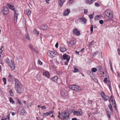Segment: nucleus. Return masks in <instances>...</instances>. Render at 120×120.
I'll list each match as a JSON object with an SVG mask.
<instances>
[{
    "label": "nucleus",
    "mask_w": 120,
    "mask_h": 120,
    "mask_svg": "<svg viewBox=\"0 0 120 120\" xmlns=\"http://www.w3.org/2000/svg\"><path fill=\"white\" fill-rule=\"evenodd\" d=\"M59 114L60 115L58 116L59 118L61 119H63L62 120H67L69 119V116L68 113L65 112L64 113H62V114L59 113Z\"/></svg>",
    "instance_id": "nucleus-1"
},
{
    "label": "nucleus",
    "mask_w": 120,
    "mask_h": 120,
    "mask_svg": "<svg viewBox=\"0 0 120 120\" xmlns=\"http://www.w3.org/2000/svg\"><path fill=\"white\" fill-rule=\"evenodd\" d=\"M6 62L8 64L12 70H14L15 68V65L14 62L11 60H9L8 58H7L6 60Z\"/></svg>",
    "instance_id": "nucleus-2"
},
{
    "label": "nucleus",
    "mask_w": 120,
    "mask_h": 120,
    "mask_svg": "<svg viewBox=\"0 0 120 120\" xmlns=\"http://www.w3.org/2000/svg\"><path fill=\"white\" fill-rule=\"evenodd\" d=\"M105 14L106 16L108 17L109 19L113 18V13L111 10H107L105 11Z\"/></svg>",
    "instance_id": "nucleus-3"
},
{
    "label": "nucleus",
    "mask_w": 120,
    "mask_h": 120,
    "mask_svg": "<svg viewBox=\"0 0 120 120\" xmlns=\"http://www.w3.org/2000/svg\"><path fill=\"white\" fill-rule=\"evenodd\" d=\"M70 56L68 55L67 54H64L62 56V58H61L62 59L64 60H66L64 62V64L67 65L69 61Z\"/></svg>",
    "instance_id": "nucleus-4"
},
{
    "label": "nucleus",
    "mask_w": 120,
    "mask_h": 120,
    "mask_svg": "<svg viewBox=\"0 0 120 120\" xmlns=\"http://www.w3.org/2000/svg\"><path fill=\"white\" fill-rule=\"evenodd\" d=\"M69 88L72 90L76 91H79L81 90V89L80 87L76 85H72L70 86H69Z\"/></svg>",
    "instance_id": "nucleus-5"
},
{
    "label": "nucleus",
    "mask_w": 120,
    "mask_h": 120,
    "mask_svg": "<svg viewBox=\"0 0 120 120\" xmlns=\"http://www.w3.org/2000/svg\"><path fill=\"white\" fill-rule=\"evenodd\" d=\"M48 55L50 57L53 58L56 57L58 54L56 52L53 51H49L48 52Z\"/></svg>",
    "instance_id": "nucleus-6"
},
{
    "label": "nucleus",
    "mask_w": 120,
    "mask_h": 120,
    "mask_svg": "<svg viewBox=\"0 0 120 120\" xmlns=\"http://www.w3.org/2000/svg\"><path fill=\"white\" fill-rule=\"evenodd\" d=\"M15 89L23 86L17 79H15Z\"/></svg>",
    "instance_id": "nucleus-7"
},
{
    "label": "nucleus",
    "mask_w": 120,
    "mask_h": 120,
    "mask_svg": "<svg viewBox=\"0 0 120 120\" xmlns=\"http://www.w3.org/2000/svg\"><path fill=\"white\" fill-rule=\"evenodd\" d=\"M17 93L20 94L24 91L23 86L19 87L15 89Z\"/></svg>",
    "instance_id": "nucleus-8"
},
{
    "label": "nucleus",
    "mask_w": 120,
    "mask_h": 120,
    "mask_svg": "<svg viewBox=\"0 0 120 120\" xmlns=\"http://www.w3.org/2000/svg\"><path fill=\"white\" fill-rule=\"evenodd\" d=\"M74 115L80 116L82 114V112L81 109H79L78 111H74L73 112Z\"/></svg>",
    "instance_id": "nucleus-9"
},
{
    "label": "nucleus",
    "mask_w": 120,
    "mask_h": 120,
    "mask_svg": "<svg viewBox=\"0 0 120 120\" xmlns=\"http://www.w3.org/2000/svg\"><path fill=\"white\" fill-rule=\"evenodd\" d=\"M19 15L18 11L17 10H15L14 12V21L15 22H17L18 17Z\"/></svg>",
    "instance_id": "nucleus-10"
},
{
    "label": "nucleus",
    "mask_w": 120,
    "mask_h": 120,
    "mask_svg": "<svg viewBox=\"0 0 120 120\" xmlns=\"http://www.w3.org/2000/svg\"><path fill=\"white\" fill-rule=\"evenodd\" d=\"M60 93L61 95L63 96L67 95V92L64 89L61 90Z\"/></svg>",
    "instance_id": "nucleus-11"
},
{
    "label": "nucleus",
    "mask_w": 120,
    "mask_h": 120,
    "mask_svg": "<svg viewBox=\"0 0 120 120\" xmlns=\"http://www.w3.org/2000/svg\"><path fill=\"white\" fill-rule=\"evenodd\" d=\"M4 9L1 11L4 15H7L9 12L8 9L6 7H4Z\"/></svg>",
    "instance_id": "nucleus-12"
},
{
    "label": "nucleus",
    "mask_w": 120,
    "mask_h": 120,
    "mask_svg": "<svg viewBox=\"0 0 120 120\" xmlns=\"http://www.w3.org/2000/svg\"><path fill=\"white\" fill-rule=\"evenodd\" d=\"M87 73V74L89 75L90 77L92 79H94V78H95V75H94L93 74V73L91 71H88Z\"/></svg>",
    "instance_id": "nucleus-13"
},
{
    "label": "nucleus",
    "mask_w": 120,
    "mask_h": 120,
    "mask_svg": "<svg viewBox=\"0 0 120 120\" xmlns=\"http://www.w3.org/2000/svg\"><path fill=\"white\" fill-rule=\"evenodd\" d=\"M79 20L80 21V22H81L83 24H85L86 22V19L84 18H79Z\"/></svg>",
    "instance_id": "nucleus-14"
},
{
    "label": "nucleus",
    "mask_w": 120,
    "mask_h": 120,
    "mask_svg": "<svg viewBox=\"0 0 120 120\" xmlns=\"http://www.w3.org/2000/svg\"><path fill=\"white\" fill-rule=\"evenodd\" d=\"M54 112L53 111H50L49 112L46 113H44L43 114V117H45L48 115H50V114L53 113Z\"/></svg>",
    "instance_id": "nucleus-15"
},
{
    "label": "nucleus",
    "mask_w": 120,
    "mask_h": 120,
    "mask_svg": "<svg viewBox=\"0 0 120 120\" xmlns=\"http://www.w3.org/2000/svg\"><path fill=\"white\" fill-rule=\"evenodd\" d=\"M7 6L9 9L12 11H14L15 8L14 6L11 4H7Z\"/></svg>",
    "instance_id": "nucleus-16"
},
{
    "label": "nucleus",
    "mask_w": 120,
    "mask_h": 120,
    "mask_svg": "<svg viewBox=\"0 0 120 120\" xmlns=\"http://www.w3.org/2000/svg\"><path fill=\"white\" fill-rule=\"evenodd\" d=\"M73 33L74 34H76L78 36L79 35H80V32L78 30L77 28H75L73 30Z\"/></svg>",
    "instance_id": "nucleus-17"
},
{
    "label": "nucleus",
    "mask_w": 120,
    "mask_h": 120,
    "mask_svg": "<svg viewBox=\"0 0 120 120\" xmlns=\"http://www.w3.org/2000/svg\"><path fill=\"white\" fill-rule=\"evenodd\" d=\"M70 11L69 9H67L63 13L64 15L66 16L68 15Z\"/></svg>",
    "instance_id": "nucleus-18"
},
{
    "label": "nucleus",
    "mask_w": 120,
    "mask_h": 120,
    "mask_svg": "<svg viewBox=\"0 0 120 120\" xmlns=\"http://www.w3.org/2000/svg\"><path fill=\"white\" fill-rule=\"evenodd\" d=\"M41 28L44 30H46L48 28V26L46 25H42L41 26Z\"/></svg>",
    "instance_id": "nucleus-19"
},
{
    "label": "nucleus",
    "mask_w": 120,
    "mask_h": 120,
    "mask_svg": "<svg viewBox=\"0 0 120 120\" xmlns=\"http://www.w3.org/2000/svg\"><path fill=\"white\" fill-rule=\"evenodd\" d=\"M58 78L57 76H56L52 78V79L51 80L53 81L56 82L58 80Z\"/></svg>",
    "instance_id": "nucleus-20"
},
{
    "label": "nucleus",
    "mask_w": 120,
    "mask_h": 120,
    "mask_svg": "<svg viewBox=\"0 0 120 120\" xmlns=\"http://www.w3.org/2000/svg\"><path fill=\"white\" fill-rule=\"evenodd\" d=\"M42 75L43 76H45V77H48L49 76V73L47 71H46L43 73Z\"/></svg>",
    "instance_id": "nucleus-21"
},
{
    "label": "nucleus",
    "mask_w": 120,
    "mask_h": 120,
    "mask_svg": "<svg viewBox=\"0 0 120 120\" xmlns=\"http://www.w3.org/2000/svg\"><path fill=\"white\" fill-rule=\"evenodd\" d=\"M60 49L61 51L62 52H65L66 50V48L64 47H61Z\"/></svg>",
    "instance_id": "nucleus-22"
},
{
    "label": "nucleus",
    "mask_w": 120,
    "mask_h": 120,
    "mask_svg": "<svg viewBox=\"0 0 120 120\" xmlns=\"http://www.w3.org/2000/svg\"><path fill=\"white\" fill-rule=\"evenodd\" d=\"M26 12L27 15L28 16H30L31 13L30 10L29 9H27L26 10Z\"/></svg>",
    "instance_id": "nucleus-23"
},
{
    "label": "nucleus",
    "mask_w": 120,
    "mask_h": 120,
    "mask_svg": "<svg viewBox=\"0 0 120 120\" xmlns=\"http://www.w3.org/2000/svg\"><path fill=\"white\" fill-rule=\"evenodd\" d=\"M86 3L87 4H91L93 2L92 0H86Z\"/></svg>",
    "instance_id": "nucleus-24"
},
{
    "label": "nucleus",
    "mask_w": 120,
    "mask_h": 120,
    "mask_svg": "<svg viewBox=\"0 0 120 120\" xmlns=\"http://www.w3.org/2000/svg\"><path fill=\"white\" fill-rule=\"evenodd\" d=\"M69 44L71 45H74L75 44V42L74 40H71L69 42Z\"/></svg>",
    "instance_id": "nucleus-25"
},
{
    "label": "nucleus",
    "mask_w": 120,
    "mask_h": 120,
    "mask_svg": "<svg viewBox=\"0 0 120 120\" xmlns=\"http://www.w3.org/2000/svg\"><path fill=\"white\" fill-rule=\"evenodd\" d=\"M100 17L101 16L98 15L94 17V19L95 20H98L101 19Z\"/></svg>",
    "instance_id": "nucleus-26"
},
{
    "label": "nucleus",
    "mask_w": 120,
    "mask_h": 120,
    "mask_svg": "<svg viewBox=\"0 0 120 120\" xmlns=\"http://www.w3.org/2000/svg\"><path fill=\"white\" fill-rule=\"evenodd\" d=\"M58 2L61 7L62 6L63 4L64 3L61 0H58Z\"/></svg>",
    "instance_id": "nucleus-27"
},
{
    "label": "nucleus",
    "mask_w": 120,
    "mask_h": 120,
    "mask_svg": "<svg viewBox=\"0 0 120 120\" xmlns=\"http://www.w3.org/2000/svg\"><path fill=\"white\" fill-rule=\"evenodd\" d=\"M26 113L25 110L23 109L21 111L20 114L21 115H24Z\"/></svg>",
    "instance_id": "nucleus-28"
},
{
    "label": "nucleus",
    "mask_w": 120,
    "mask_h": 120,
    "mask_svg": "<svg viewBox=\"0 0 120 120\" xmlns=\"http://www.w3.org/2000/svg\"><path fill=\"white\" fill-rule=\"evenodd\" d=\"M94 26L93 25H92L90 27V31L91 34H92L93 33V30Z\"/></svg>",
    "instance_id": "nucleus-29"
},
{
    "label": "nucleus",
    "mask_w": 120,
    "mask_h": 120,
    "mask_svg": "<svg viewBox=\"0 0 120 120\" xmlns=\"http://www.w3.org/2000/svg\"><path fill=\"white\" fill-rule=\"evenodd\" d=\"M103 98L105 101H107L109 99V97L108 96L106 95Z\"/></svg>",
    "instance_id": "nucleus-30"
},
{
    "label": "nucleus",
    "mask_w": 120,
    "mask_h": 120,
    "mask_svg": "<svg viewBox=\"0 0 120 120\" xmlns=\"http://www.w3.org/2000/svg\"><path fill=\"white\" fill-rule=\"evenodd\" d=\"M97 70V69L95 68H93L91 69V71L92 73L95 72Z\"/></svg>",
    "instance_id": "nucleus-31"
},
{
    "label": "nucleus",
    "mask_w": 120,
    "mask_h": 120,
    "mask_svg": "<svg viewBox=\"0 0 120 120\" xmlns=\"http://www.w3.org/2000/svg\"><path fill=\"white\" fill-rule=\"evenodd\" d=\"M9 92L10 93V95L11 96H14V94L12 90L11 89H10L9 90Z\"/></svg>",
    "instance_id": "nucleus-32"
},
{
    "label": "nucleus",
    "mask_w": 120,
    "mask_h": 120,
    "mask_svg": "<svg viewBox=\"0 0 120 120\" xmlns=\"http://www.w3.org/2000/svg\"><path fill=\"white\" fill-rule=\"evenodd\" d=\"M107 114L109 118H111L110 115H111V113H110L109 111H108L107 112Z\"/></svg>",
    "instance_id": "nucleus-33"
},
{
    "label": "nucleus",
    "mask_w": 120,
    "mask_h": 120,
    "mask_svg": "<svg viewBox=\"0 0 120 120\" xmlns=\"http://www.w3.org/2000/svg\"><path fill=\"white\" fill-rule=\"evenodd\" d=\"M9 101L10 102L12 103L13 104H15V102L14 101V100L12 98H10L9 99Z\"/></svg>",
    "instance_id": "nucleus-34"
},
{
    "label": "nucleus",
    "mask_w": 120,
    "mask_h": 120,
    "mask_svg": "<svg viewBox=\"0 0 120 120\" xmlns=\"http://www.w3.org/2000/svg\"><path fill=\"white\" fill-rule=\"evenodd\" d=\"M94 42V40L92 41L89 44V46L90 47H91Z\"/></svg>",
    "instance_id": "nucleus-35"
},
{
    "label": "nucleus",
    "mask_w": 120,
    "mask_h": 120,
    "mask_svg": "<svg viewBox=\"0 0 120 120\" xmlns=\"http://www.w3.org/2000/svg\"><path fill=\"white\" fill-rule=\"evenodd\" d=\"M108 86L109 88L110 91H111L112 90L111 86L110 83V82H109V85H108Z\"/></svg>",
    "instance_id": "nucleus-36"
},
{
    "label": "nucleus",
    "mask_w": 120,
    "mask_h": 120,
    "mask_svg": "<svg viewBox=\"0 0 120 120\" xmlns=\"http://www.w3.org/2000/svg\"><path fill=\"white\" fill-rule=\"evenodd\" d=\"M34 33L35 34H36L38 36L39 34V33L35 29L34 31Z\"/></svg>",
    "instance_id": "nucleus-37"
},
{
    "label": "nucleus",
    "mask_w": 120,
    "mask_h": 120,
    "mask_svg": "<svg viewBox=\"0 0 120 120\" xmlns=\"http://www.w3.org/2000/svg\"><path fill=\"white\" fill-rule=\"evenodd\" d=\"M98 70L99 71H101L102 70V68L101 66H99L98 67Z\"/></svg>",
    "instance_id": "nucleus-38"
},
{
    "label": "nucleus",
    "mask_w": 120,
    "mask_h": 120,
    "mask_svg": "<svg viewBox=\"0 0 120 120\" xmlns=\"http://www.w3.org/2000/svg\"><path fill=\"white\" fill-rule=\"evenodd\" d=\"M101 96L103 98L105 96V93L103 92H101Z\"/></svg>",
    "instance_id": "nucleus-39"
},
{
    "label": "nucleus",
    "mask_w": 120,
    "mask_h": 120,
    "mask_svg": "<svg viewBox=\"0 0 120 120\" xmlns=\"http://www.w3.org/2000/svg\"><path fill=\"white\" fill-rule=\"evenodd\" d=\"M3 80L4 83V84L5 85L6 84V80L5 78H3Z\"/></svg>",
    "instance_id": "nucleus-40"
},
{
    "label": "nucleus",
    "mask_w": 120,
    "mask_h": 120,
    "mask_svg": "<svg viewBox=\"0 0 120 120\" xmlns=\"http://www.w3.org/2000/svg\"><path fill=\"white\" fill-rule=\"evenodd\" d=\"M9 75L8 76L9 78L10 79H12L13 78V76L11 75L10 73H9Z\"/></svg>",
    "instance_id": "nucleus-41"
},
{
    "label": "nucleus",
    "mask_w": 120,
    "mask_h": 120,
    "mask_svg": "<svg viewBox=\"0 0 120 120\" xmlns=\"http://www.w3.org/2000/svg\"><path fill=\"white\" fill-rule=\"evenodd\" d=\"M78 71L79 70L78 69L76 68H74V70L73 71L74 72L76 73V72H78Z\"/></svg>",
    "instance_id": "nucleus-42"
},
{
    "label": "nucleus",
    "mask_w": 120,
    "mask_h": 120,
    "mask_svg": "<svg viewBox=\"0 0 120 120\" xmlns=\"http://www.w3.org/2000/svg\"><path fill=\"white\" fill-rule=\"evenodd\" d=\"M98 51H96L95 52H94L93 53V54L94 55V56H96L97 54H98Z\"/></svg>",
    "instance_id": "nucleus-43"
},
{
    "label": "nucleus",
    "mask_w": 120,
    "mask_h": 120,
    "mask_svg": "<svg viewBox=\"0 0 120 120\" xmlns=\"http://www.w3.org/2000/svg\"><path fill=\"white\" fill-rule=\"evenodd\" d=\"M104 81L105 83H107L108 81L107 78H105L104 80Z\"/></svg>",
    "instance_id": "nucleus-44"
},
{
    "label": "nucleus",
    "mask_w": 120,
    "mask_h": 120,
    "mask_svg": "<svg viewBox=\"0 0 120 120\" xmlns=\"http://www.w3.org/2000/svg\"><path fill=\"white\" fill-rule=\"evenodd\" d=\"M38 63L40 65H41L42 64V62L39 60H38Z\"/></svg>",
    "instance_id": "nucleus-45"
},
{
    "label": "nucleus",
    "mask_w": 120,
    "mask_h": 120,
    "mask_svg": "<svg viewBox=\"0 0 120 120\" xmlns=\"http://www.w3.org/2000/svg\"><path fill=\"white\" fill-rule=\"evenodd\" d=\"M89 18L91 19H92L94 17V15L92 14H90L89 15Z\"/></svg>",
    "instance_id": "nucleus-46"
},
{
    "label": "nucleus",
    "mask_w": 120,
    "mask_h": 120,
    "mask_svg": "<svg viewBox=\"0 0 120 120\" xmlns=\"http://www.w3.org/2000/svg\"><path fill=\"white\" fill-rule=\"evenodd\" d=\"M88 102L90 104H92L93 103V101L92 100H88Z\"/></svg>",
    "instance_id": "nucleus-47"
},
{
    "label": "nucleus",
    "mask_w": 120,
    "mask_h": 120,
    "mask_svg": "<svg viewBox=\"0 0 120 120\" xmlns=\"http://www.w3.org/2000/svg\"><path fill=\"white\" fill-rule=\"evenodd\" d=\"M110 109L112 111H113V109L112 106L111 105H110L109 106Z\"/></svg>",
    "instance_id": "nucleus-48"
},
{
    "label": "nucleus",
    "mask_w": 120,
    "mask_h": 120,
    "mask_svg": "<svg viewBox=\"0 0 120 120\" xmlns=\"http://www.w3.org/2000/svg\"><path fill=\"white\" fill-rule=\"evenodd\" d=\"M99 22L101 24H102L103 23V21L102 20H101L99 21Z\"/></svg>",
    "instance_id": "nucleus-49"
},
{
    "label": "nucleus",
    "mask_w": 120,
    "mask_h": 120,
    "mask_svg": "<svg viewBox=\"0 0 120 120\" xmlns=\"http://www.w3.org/2000/svg\"><path fill=\"white\" fill-rule=\"evenodd\" d=\"M93 79L96 82H98V79L95 78H94V79Z\"/></svg>",
    "instance_id": "nucleus-50"
},
{
    "label": "nucleus",
    "mask_w": 120,
    "mask_h": 120,
    "mask_svg": "<svg viewBox=\"0 0 120 120\" xmlns=\"http://www.w3.org/2000/svg\"><path fill=\"white\" fill-rule=\"evenodd\" d=\"M29 47L32 50V51L34 50V49H33V46L32 45H30Z\"/></svg>",
    "instance_id": "nucleus-51"
},
{
    "label": "nucleus",
    "mask_w": 120,
    "mask_h": 120,
    "mask_svg": "<svg viewBox=\"0 0 120 120\" xmlns=\"http://www.w3.org/2000/svg\"><path fill=\"white\" fill-rule=\"evenodd\" d=\"M95 5L96 6L98 7L99 6V4L97 2H96L95 3Z\"/></svg>",
    "instance_id": "nucleus-52"
},
{
    "label": "nucleus",
    "mask_w": 120,
    "mask_h": 120,
    "mask_svg": "<svg viewBox=\"0 0 120 120\" xmlns=\"http://www.w3.org/2000/svg\"><path fill=\"white\" fill-rule=\"evenodd\" d=\"M84 13L85 14H86L88 12V10L87 9H84Z\"/></svg>",
    "instance_id": "nucleus-53"
},
{
    "label": "nucleus",
    "mask_w": 120,
    "mask_h": 120,
    "mask_svg": "<svg viewBox=\"0 0 120 120\" xmlns=\"http://www.w3.org/2000/svg\"><path fill=\"white\" fill-rule=\"evenodd\" d=\"M74 0H69V2L70 4H72Z\"/></svg>",
    "instance_id": "nucleus-54"
},
{
    "label": "nucleus",
    "mask_w": 120,
    "mask_h": 120,
    "mask_svg": "<svg viewBox=\"0 0 120 120\" xmlns=\"http://www.w3.org/2000/svg\"><path fill=\"white\" fill-rule=\"evenodd\" d=\"M26 38L27 39H29L30 38L29 35H27L26 36Z\"/></svg>",
    "instance_id": "nucleus-55"
},
{
    "label": "nucleus",
    "mask_w": 120,
    "mask_h": 120,
    "mask_svg": "<svg viewBox=\"0 0 120 120\" xmlns=\"http://www.w3.org/2000/svg\"><path fill=\"white\" fill-rule=\"evenodd\" d=\"M117 51L118 52L119 55H120V50L119 48L117 49Z\"/></svg>",
    "instance_id": "nucleus-56"
},
{
    "label": "nucleus",
    "mask_w": 120,
    "mask_h": 120,
    "mask_svg": "<svg viewBox=\"0 0 120 120\" xmlns=\"http://www.w3.org/2000/svg\"><path fill=\"white\" fill-rule=\"evenodd\" d=\"M58 42H57L56 43V44L55 45V46L56 48H58Z\"/></svg>",
    "instance_id": "nucleus-57"
},
{
    "label": "nucleus",
    "mask_w": 120,
    "mask_h": 120,
    "mask_svg": "<svg viewBox=\"0 0 120 120\" xmlns=\"http://www.w3.org/2000/svg\"><path fill=\"white\" fill-rule=\"evenodd\" d=\"M110 100L111 101H112L113 100V97L112 96H111L110 97V98H109V101Z\"/></svg>",
    "instance_id": "nucleus-58"
},
{
    "label": "nucleus",
    "mask_w": 120,
    "mask_h": 120,
    "mask_svg": "<svg viewBox=\"0 0 120 120\" xmlns=\"http://www.w3.org/2000/svg\"><path fill=\"white\" fill-rule=\"evenodd\" d=\"M18 103L19 105H21L22 104V103L20 101H19V100L18 99Z\"/></svg>",
    "instance_id": "nucleus-59"
},
{
    "label": "nucleus",
    "mask_w": 120,
    "mask_h": 120,
    "mask_svg": "<svg viewBox=\"0 0 120 120\" xmlns=\"http://www.w3.org/2000/svg\"><path fill=\"white\" fill-rule=\"evenodd\" d=\"M41 107L42 109H46V107L44 106H41Z\"/></svg>",
    "instance_id": "nucleus-60"
},
{
    "label": "nucleus",
    "mask_w": 120,
    "mask_h": 120,
    "mask_svg": "<svg viewBox=\"0 0 120 120\" xmlns=\"http://www.w3.org/2000/svg\"><path fill=\"white\" fill-rule=\"evenodd\" d=\"M112 101V103L113 105V104H116L115 101V100H113V101Z\"/></svg>",
    "instance_id": "nucleus-61"
},
{
    "label": "nucleus",
    "mask_w": 120,
    "mask_h": 120,
    "mask_svg": "<svg viewBox=\"0 0 120 120\" xmlns=\"http://www.w3.org/2000/svg\"><path fill=\"white\" fill-rule=\"evenodd\" d=\"M109 64L110 65V66H112L111 62V60H109Z\"/></svg>",
    "instance_id": "nucleus-62"
},
{
    "label": "nucleus",
    "mask_w": 120,
    "mask_h": 120,
    "mask_svg": "<svg viewBox=\"0 0 120 120\" xmlns=\"http://www.w3.org/2000/svg\"><path fill=\"white\" fill-rule=\"evenodd\" d=\"M113 106L115 108H116V104H113Z\"/></svg>",
    "instance_id": "nucleus-63"
},
{
    "label": "nucleus",
    "mask_w": 120,
    "mask_h": 120,
    "mask_svg": "<svg viewBox=\"0 0 120 120\" xmlns=\"http://www.w3.org/2000/svg\"><path fill=\"white\" fill-rule=\"evenodd\" d=\"M72 120H77V118H73L72 119Z\"/></svg>",
    "instance_id": "nucleus-64"
}]
</instances>
